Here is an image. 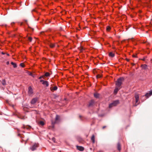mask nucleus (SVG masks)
Masks as SVG:
<instances>
[{"label": "nucleus", "instance_id": "1", "mask_svg": "<svg viewBox=\"0 0 152 152\" xmlns=\"http://www.w3.org/2000/svg\"><path fill=\"white\" fill-rule=\"evenodd\" d=\"M124 79L123 77H120L116 81L115 85L116 86L121 88L122 82L124 81Z\"/></svg>", "mask_w": 152, "mask_h": 152}, {"label": "nucleus", "instance_id": "2", "mask_svg": "<svg viewBox=\"0 0 152 152\" xmlns=\"http://www.w3.org/2000/svg\"><path fill=\"white\" fill-rule=\"evenodd\" d=\"M59 118H60L59 116L58 115H56V118H55V121H52V127L53 128L54 127V125L55 124L58 123V121L59 120Z\"/></svg>", "mask_w": 152, "mask_h": 152}, {"label": "nucleus", "instance_id": "3", "mask_svg": "<svg viewBox=\"0 0 152 152\" xmlns=\"http://www.w3.org/2000/svg\"><path fill=\"white\" fill-rule=\"evenodd\" d=\"M38 147V144L35 143L31 146L30 147V149L32 151H34Z\"/></svg>", "mask_w": 152, "mask_h": 152}, {"label": "nucleus", "instance_id": "4", "mask_svg": "<svg viewBox=\"0 0 152 152\" xmlns=\"http://www.w3.org/2000/svg\"><path fill=\"white\" fill-rule=\"evenodd\" d=\"M38 100V98L37 97H35L33 98L31 101V104H34Z\"/></svg>", "mask_w": 152, "mask_h": 152}, {"label": "nucleus", "instance_id": "5", "mask_svg": "<svg viewBox=\"0 0 152 152\" xmlns=\"http://www.w3.org/2000/svg\"><path fill=\"white\" fill-rule=\"evenodd\" d=\"M28 93L29 96L31 95L33 93V89L31 86L28 88Z\"/></svg>", "mask_w": 152, "mask_h": 152}, {"label": "nucleus", "instance_id": "6", "mask_svg": "<svg viewBox=\"0 0 152 152\" xmlns=\"http://www.w3.org/2000/svg\"><path fill=\"white\" fill-rule=\"evenodd\" d=\"M119 103V101L118 100H115L113 101L111 103V105H113L114 106H116Z\"/></svg>", "mask_w": 152, "mask_h": 152}, {"label": "nucleus", "instance_id": "7", "mask_svg": "<svg viewBox=\"0 0 152 152\" xmlns=\"http://www.w3.org/2000/svg\"><path fill=\"white\" fill-rule=\"evenodd\" d=\"M94 101L93 100H92L89 102L88 105V106L89 107H92L94 105Z\"/></svg>", "mask_w": 152, "mask_h": 152}, {"label": "nucleus", "instance_id": "8", "mask_svg": "<svg viewBox=\"0 0 152 152\" xmlns=\"http://www.w3.org/2000/svg\"><path fill=\"white\" fill-rule=\"evenodd\" d=\"M121 88L116 86L114 91V94H116L117 93L118 91Z\"/></svg>", "mask_w": 152, "mask_h": 152}, {"label": "nucleus", "instance_id": "9", "mask_svg": "<svg viewBox=\"0 0 152 152\" xmlns=\"http://www.w3.org/2000/svg\"><path fill=\"white\" fill-rule=\"evenodd\" d=\"M77 148L78 150L80 151H83L84 150V148L82 146H77Z\"/></svg>", "mask_w": 152, "mask_h": 152}, {"label": "nucleus", "instance_id": "10", "mask_svg": "<svg viewBox=\"0 0 152 152\" xmlns=\"http://www.w3.org/2000/svg\"><path fill=\"white\" fill-rule=\"evenodd\" d=\"M135 98L136 100V104L138 101L139 99V96L138 94H136L135 95Z\"/></svg>", "mask_w": 152, "mask_h": 152}, {"label": "nucleus", "instance_id": "11", "mask_svg": "<svg viewBox=\"0 0 152 152\" xmlns=\"http://www.w3.org/2000/svg\"><path fill=\"white\" fill-rule=\"evenodd\" d=\"M94 97L96 98H99L100 94L97 93H95L94 94Z\"/></svg>", "mask_w": 152, "mask_h": 152}, {"label": "nucleus", "instance_id": "12", "mask_svg": "<svg viewBox=\"0 0 152 152\" xmlns=\"http://www.w3.org/2000/svg\"><path fill=\"white\" fill-rule=\"evenodd\" d=\"M42 84L44 85H45L46 87H48L49 86V83L47 81H45Z\"/></svg>", "mask_w": 152, "mask_h": 152}, {"label": "nucleus", "instance_id": "13", "mask_svg": "<svg viewBox=\"0 0 152 152\" xmlns=\"http://www.w3.org/2000/svg\"><path fill=\"white\" fill-rule=\"evenodd\" d=\"M91 140L93 143H95V136L94 135H93L91 138Z\"/></svg>", "mask_w": 152, "mask_h": 152}, {"label": "nucleus", "instance_id": "14", "mask_svg": "<svg viewBox=\"0 0 152 152\" xmlns=\"http://www.w3.org/2000/svg\"><path fill=\"white\" fill-rule=\"evenodd\" d=\"M117 149L119 151L121 150V145L119 142H118L117 144Z\"/></svg>", "mask_w": 152, "mask_h": 152}, {"label": "nucleus", "instance_id": "15", "mask_svg": "<svg viewBox=\"0 0 152 152\" xmlns=\"http://www.w3.org/2000/svg\"><path fill=\"white\" fill-rule=\"evenodd\" d=\"M1 83L2 85L4 86H5L7 84L6 80L4 79H3L1 82Z\"/></svg>", "mask_w": 152, "mask_h": 152}, {"label": "nucleus", "instance_id": "16", "mask_svg": "<svg viewBox=\"0 0 152 152\" xmlns=\"http://www.w3.org/2000/svg\"><path fill=\"white\" fill-rule=\"evenodd\" d=\"M58 88L57 86H55L53 88H50L51 91H56L57 90Z\"/></svg>", "mask_w": 152, "mask_h": 152}, {"label": "nucleus", "instance_id": "17", "mask_svg": "<svg viewBox=\"0 0 152 152\" xmlns=\"http://www.w3.org/2000/svg\"><path fill=\"white\" fill-rule=\"evenodd\" d=\"M152 95V91L150 92L149 93H147L145 94V96L146 97H148L149 96Z\"/></svg>", "mask_w": 152, "mask_h": 152}, {"label": "nucleus", "instance_id": "18", "mask_svg": "<svg viewBox=\"0 0 152 152\" xmlns=\"http://www.w3.org/2000/svg\"><path fill=\"white\" fill-rule=\"evenodd\" d=\"M109 56L110 57H113L114 56L115 54L114 53H113L112 52H110L109 53Z\"/></svg>", "mask_w": 152, "mask_h": 152}, {"label": "nucleus", "instance_id": "19", "mask_svg": "<svg viewBox=\"0 0 152 152\" xmlns=\"http://www.w3.org/2000/svg\"><path fill=\"white\" fill-rule=\"evenodd\" d=\"M23 128H26L27 129H30L31 128V127L30 126H23Z\"/></svg>", "mask_w": 152, "mask_h": 152}, {"label": "nucleus", "instance_id": "20", "mask_svg": "<svg viewBox=\"0 0 152 152\" xmlns=\"http://www.w3.org/2000/svg\"><path fill=\"white\" fill-rule=\"evenodd\" d=\"M11 64L12 65H13L14 68H16L17 67V66L16 63H14L12 62H11Z\"/></svg>", "mask_w": 152, "mask_h": 152}, {"label": "nucleus", "instance_id": "21", "mask_svg": "<svg viewBox=\"0 0 152 152\" xmlns=\"http://www.w3.org/2000/svg\"><path fill=\"white\" fill-rule=\"evenodd\" d=\"M50 76V74L48 72H46L44 75V76L46 77H49Z\"/></svg>", "mask_w": 152, "mask_h": 152}, {"label": "nucleus", "instance_id": "22", "mask_svg": "<svg viewBox=\"0 0 152 152\" xmlns=\"http://www.w3.org/2000/svg\"><path fill=\"white\" fill-rule=\"evenodd\" d=\"M39 124L42 126H43L44 125V123L42 121H40L39 122Z\"/></svg>", "mask_w": 152, "mask_h": 152}, {"label": "nucleus", "instance_id": "23", "mask_svg": "<svg viewBox=\"0 0 152 152\" xmlns=\"http://www.w3.org/2000/svg\"><path fill=\"white\" fill-rule=\"evenodd\" d=\"M111 28L110 26H107L106 28V30L107 31H109L110 29Z\"/></svg>", "mask_w": 152, "mask_h": 152}, {"label": "nucleus", "instance_id": "24", "mask_svg": "<svg viewBox=\"0 0 152 152\" xmlns=\"http://www.w3.org/2000/svg\"><path fill=\"white\" fill-rule=\"evenodd\" d=\"M55 45L53 44H51L50 45V46L51 48H53L54 47Z\"/></svg>", "mask_w": 152, "mask_h": 152}, {"label": "nucleus", "instance_id": "25", "mask_svg": "<svg viewBox=\"0 0 152 152\" xmlns=\"http://www.w3.org/2000/svg\"><path fill=\"white\" fill-rule=\"evenodd\" d=\"M111 105V103L109 105V108H112V107H113V106H113V105Z\"/></svg>", "mask_w": 152, "mask_h": 152}, {"label": "nucleus", "instance_id": "26", "mask_svg": "<svg viewBox=\"0 0 152 152\" xmlns=\"http://www.w3.org/2000/svg\"><path fill=\"white\" fill-rule=\"evenodd\" d=\"M20 66H21V67H23L24 66V64L23 63H21L20 64Z\"/></svg>", "mask_w": 152, "mask_h": 152}, {"label": "nucleus", "instance_id": "27", "mask_svg": "<svg viewBox=\"0 0 152 152\" xmlns=\"http://www.w3.org/2000/svg\"><path fill=\"white\" fill-rule=\"evenodd\" d=\"M28 39L30 42H31L32 40V38L31 37H29L28 38Z\"/></svg>", "mask_w": 152, "mask_h": 152}, {"label": "nucleus", "instance_id": "28", "mask_svg": "<svg viewBox=\"0 0 152 152\" xmlns=\"http://www.w3.org/2000/svg\"><path fill=\"white\" fill-rule=\"evenodd\" d=\"M52 140L54 142H55V138L54 137L52 138Z\"/></svg>", "mask_w": 152, "mask_h": 152}, {"label": "nucleus", "instance_id": "29", "mask_svg": "<svg viewBox=\"0 0 152 152\" xmlns=\"http://www.w3.org/2000/svg\"><path fill=\"white\" fill-rule=\"evenodd\" d=\"M43 76H40V77H39V79H40L42 78H43Z\"/></svg>", "mask_w": 152, "mask_h": 152}, {"label": "nucleus", "instance_id": "30", "mask_svg": "<svg viewBox=\"0 0 152 152\" xmlns=\"http://www.w3.org/2000/svg\"><path fill=\"white\" fill-rule=\"evenodd\" d=\"M147 67V65H145L144 66V67L143 68H144V69H145Z\"/></svg>", "mask_w": 152, "mask_h": 152}, {"label": "nucleus", "instance_id": "31", "mask_svg": "<svg viewBox=\"0 0 152 152\" xmlns=\"http://www.w3.org/2000/svg\"><path fill=\"white\" fill-rule=\"evenodd\" d=\"M45 81L43 80H40V82H42V83H43Z\"/></svg>", "mask_w": 152, "mask_h": 152}, {"label": "nucleus", "instance_id": "32", "mask_svg": "<svg viewBox=\"0 0 152 152\" xmlns=\"http://www.w3.org/2000/svg\"><path fill=\"white\" fill-rule=\"evenodd\" d=\"M29 75L31 76H33V74L31 73V72H29Z\"/></svg>", "mask_w": 152, "mask_h": 152}, {"label": "nucleus", "instance_id": "33", "mask_svg": "<svg viewBox=\"0 0 152 152\" xmlns=\"http://www.w3.org/2000/svg\"><path fill=\"white\" fill-rule=\"evenodd\" d=\"M9 64V61H7V65H8Z\"/></svg>", "mask_w": 152, "mask_h": 152}, {"label": "nucleus", "instance_id": "34", "mask_svg": "<svg viewBox=\"0 0 152 152\" xmlns=\"http://www.w3.org/2000/svg\"><path fill=\"white\" fill-rule=\"evenodd\" d=\"M106 127V126H103L102 127V128L103 129H104Z\"/></svg>", "mask_w": 152, "mask_h": 152}, {"label": "nucleus", "instance_id": "35", "mask_svg": "<svg viewBox=\"0 0 152 152\" xmlns=\"http://www.w3.org/2000/svg\"><path fill=\"white\" fill-rule=\"evenodd\" d=\"M1 53H2V54L3 55H4L5 54V53H4L3 52H2Z\"/></svg>", "mask_w": 152, "mask_h": 152}, {"label": "nucleus", "instance_id": "36", "mask_svg": "<svg viewBox=\"0 0 152 152\" xmlns=\"http://www.w3.org/2000/svg\"><path fill=\"white\" fill-rule=\"evenodd\" d=\"M137 104H135L134 105V106H136L137 105Z\"/></svg>", "mask_w": 152, "mask_h": 152}, {"label": "nucleus", "instance_id": "37", "mask_svg": "<svg viewBox=\"0 0 152 152\" xmlns=\"http://www.w3.org/2000/svg\"><path fill=\"white\" fill-rule=\"evenodd\" d=\"M7 55L8 56H9V54H8V53H7Z\"/></svg>", "mask_w": 152, "mask_h": 152}, {"label": "nucleus", "instance_id": "38", "mask_svg": "<svg viewBox=\"0 0 152 152\" xmlns=\"http://www.w3.org/2000/svg\"><path fill=\"white\" fill-rule=\"evenodd\" d=\"M20 134H18V136H20Z\"/></svg>", "mask_w": 152, "mask_h": 152}, {"label": "nucleus", "instance_id": "39", "mask_svg": "<svg viewBox=\"0 0 152 152\" xmlns=\"http://www.w3.org/2000/svg\"><path fill=\"white\" fill-rule=\"evenodd\" d=\"M79 117L80 118H81L82 117V116L81 115H80Z\"/></svg>", "mask_w": 152, "mask_h": 152}, {"label": "nucleus", "instance_id": "40", "mask_svg": "<svg viewBox=\"0 0 152 152\" xmlns=\"http://www.w3.org/2000/svg\"><path fill=\"white\" fill-rule=\"evenodd\" d=\"M12 23H14V22L12 23H11V24H12Z\"/></svg>", "mask_w": 152, "mask_h": 152}, {"label": "nucleus", "instance_id": "41", "mask_svg": "<svg viewBox=\"0 0 152 152\" xmlns=\"http://www.w3.org/2000/svg\"><path fill=\"white\" fill-rule=\"evenodd\" d=\"M12 107H14V105H12Z\"/></svg>", "mask_w": 152, "mask_h": 152}, {"label": "nucleus", "instance_id": "42", "mask_svg": "<svg viewBox=\"0 0 152 152\" xmlns=\"http://www.w3.org/2000/svg\"><path fill=\"white\" fill-rule=\"evenodd\" d=\"M24 118L23 117V118H22V119H24Z\"/></svg>", "mask_w": 152, "mask_h": 152}, {"label": "nucleus", "instance_id": "43", "mask_svg": "<svg viewBox=\"0 0 152 152\" xmlns=\"http://www.w3.org/2000/svg\"><path fill=\"white\" fill-rule=\"evenodd\" d=\"M134 57H136V56H134Z\"/></svg>", "mask_w": 152, "mask_h": 152}, {"label": "nucleus", "instance_id": "44", "mask_svg": "<svg viewBox=\"0 0 152 152\" xmlns=\"http://www.w3.org/2000/svg\"><path fill=\"white\" fill-rule=\"evenodd\" d=\"M102 152V151H100V152Z\"/></svg>", "mask_w": 152, "mask_h": 152}]
</instances>
